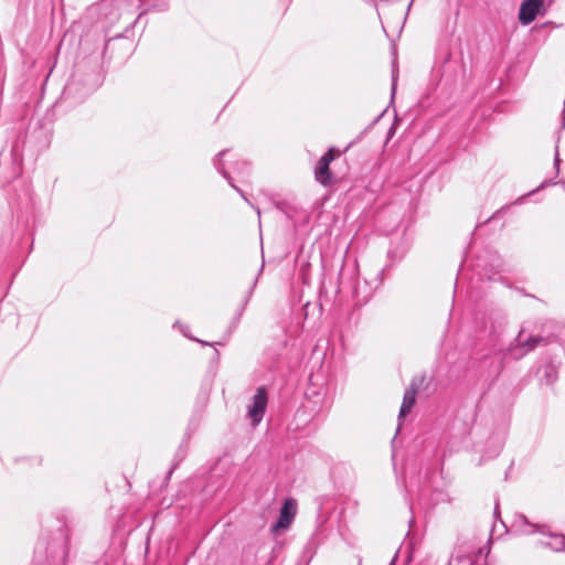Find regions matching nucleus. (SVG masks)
Masks as SVG:
<instances>
[{
  "label": "nucleus",
  "mask_w": 565,
  "mask_h": 565,
  "mask_svg": "<svg viewBox=\"0 0 565 565\" xmlns=\"http://www.w3.org/2000/svg\"><path fill=\"white\" fill-rule=\"evenodd\" d=\"M486 551V556L489 554V547H478L477 551L470 544H462L457 550L456 554L451 556L448 565H476L478 558Z\"/></svg>",
  "instance_id": "obj_1"
},
{
  "label": "nucleus",
  "mask_w": 565,
  "mask_h": 565,
  "mask_svg": "<svg viewBox=\"0 0 565 565\" xmlns=\"http://www.w3.org/2000/svg\"><path fill=\"white\" fill-rule=\"evenodd\" d=\"M545 343V339L542 337H525L524 331H520L515 343L510 348V354L514 359H521L526 353L534 350L537 345Z\"/></svg>",
  "instance_id": "obj_2"
},
{
  "label": "nucleus",
  "mask_w": 565,
  "mask_h": 565,
  "mask_svg": "<svg viewBox=\"0 0 565 565\" xmlns=\"http://www.w3.org/2000/svg\"><path fill=\"white\" fill-rule=\"evenodd\" d=\"M267 402L268 397L265 387H258L247 411L253 426H257L262 422L266 412Z\"/></svg>",
  "instance_id": "obj_3"
},
{
  "label": "nucleus",
  "mask_w": 565,
  "mask_h": 565,
  "mask_svg": "<svg viewBox=\"0 0 565 565\" xmlns=\"http://www.w3.org/2000/svg\"><path fill=\"white\" fill-rule=\"evenodd\" d=\"M334 159V150L330 148L318 161L315 168L316 180L322 184L328 185L331 182L330 163Z\"/></svg>",
  "instance_id": "obj_4"
},
{
  "label": "nucleus",
  "mask_w": 565,
  "mask_h": 565,
  "mask_svg": "<svg viewBox=\"0 0 565 565\" xmlns=\"http://www.w3.org/2000/svg\"><path fill=\"white\" fill-rule=\"evenodd\" d=\"M543 4L544 0H524L521 3L519 11V20L521 24L527 25L533 22L540 13Z\"/></svg>",
  "instance_id": "obj_5"
},
{
  "label": "nucleus",
  "mask_w": 565,
  "mask_h": 565,
  "mask_svg": "<svg viewBox=\"0 0 565 565\" xmlns=\"http://www.w3.org/2000/svg\"><path fill=\"white\" fill-rule=\"evenodd\" d=\"M296 510H297V505H296L295 500H292V499L285 500V502L280 509V512H279L278 521L273 526V530L277 531L278 529L288 527L290 525L292 519L295 518Z\"/></svg>",
  "instance_id": "obj_6"
},
{
  "label": "nucleus",
  "mask_w": 565,
  "mask_h": 565,
  "mask_svg": "<svg viewBox=\"0 0 565 565\" xmlns=\"http://www.w3.org/2000/svg\"><path fill=\"white\" fill-rule=\"evenodd\" d=\"M513 527L521 534L545 533L540 525L532 524L523 514L515 515Z\"/></svg>",
  "instance_id": "obj_7"
},
{
  "label": "nucleus",
  "mask_w": 565,
  "mask_h": 565,
  "mask_svg": "<svg viewBox=\"0 0 565 565\" xmlns=\"http://www.w3.org/2000/svg\"><path fill=\"white\" fill-rule=\"evenodd\" d=\"M226 152H227V150L220 151L216 154V158L214 159L213 164L216 168V170L223 175V178L227 180L228 184L232 188H234L246 202H248V199L246 198L245 193L233 183L232 177L230 175V173L226 171V169L224 167L222 158L225 156Z\"/></svg>",
  "instance_id": "obj_8"
},
{
  "label": "nucleus",
  "mask_w": 565,
  "mask_h": 565,
  "mask_svg": "<svg viewBox=\"0 0 565 565\" xmlns=\"http://www.w3.org/2000/svg\"><path fill=\"white\" fill-rule=\"evenodd\" d=\"M317 550H318V542L313 537H311L303 546L298 565H309V563L316 555Z\"/></svg>",
  "instance_id": "obj_9"
},
{
  "label": "nucleus",
  "mask_w": 565,
  "mask_h": 565,
  "mask_svg": "<svg viewBox=\"0 0 565 565\" xmlns=\"http://www.w3.org/2000/svg\"><path fill=\"white\" fill-rule=\"evenodd\" d=\"M415 398H416V388L412 385L404 393L403 403H402V406L399 409V415H398L399 418L404 417L405 415H407L411 412L412 407L415 404Z\"/></svg>",
  "instance_id": "obj_10"
},
{
  "label": "nucleus",
  "mask_w": 565,
  "mask_h": 565,
  "mask_svg": "<svg viewBox=\"0 0 565 565\" xmlns=\"http://www.w3.org/2000/svg\"><path fill=\"white\" fill-rule=\"evenodd\" d=\"M541 372H543L546 384H553L557 379L556 370L553 365H545L540 370V373Z\"/></svg>",
  "instance_id": "obj_11"
},
{
  "label": "nucleus",
  "mask_w": 565,
  "mask_h": 565,
  "mask_svg": "<svg viewBox=\"0 0 565 565\" xmlns=\"http://www.w3.org/2000/svg\"><path fill=\"white\" fill-rule=\"evenodd\" d=\"M545 546H548L554 551H562L565 548V537L563 535H553L552 542L545 543Z\"/></svg>",
  "instance_id": "obj_12"
},
{
  "label": "nucleus",
  "mask_w": 565,
  "mask_h": 565,
  "mask_svg": "<svg viewBox=\"0 0 565 565\" xmlns=\"http://www.w3.org/2000/svg\"><path fill=\"white\" fill-rule=\"evenodd\" d=\"M396 85H397V72L395 70H393V72H392V88H391L392 98H394V96H395Z\"/></svg>",
  "instance_id": "obj_13"
},
{
  "label": "nucleus",
  "mask_w": 565,
  "mask_h": 565,
  "mask_svg": "<svg viewBox=\"0 0 565 565\" xmlns=\"http://www.w3.org/2000/svg\"><path fill=\"white\" fill-rule=\"evenodd\" d=\"M237 171H242V172H248L249 170V163L247 161H241V162H236V168H235Z\"/></svg>",
  "instance_id": "obj_14"
},
{
  "label": "nucleus",
  "mask_w": 565,
  "mask_h": 565,
  "mask_svg": "<svg viewBox=\"0 0 565 565\" xmlns=\"http://www.w3.org/2000/svg\"><path fill=\"white\" fill-rule=\"evenodd\" d=\"M559 162H561V159H559V154H558V146H556V152H555V158H554V166L555 168L558 170V167H559Z\"/></svg>",
  "instance_id": "obj_15"
},
{
  "label": "nucleus",
  "mask_w": 565,
  "mask_h": 565,
  "mask_svg": "<svg viewBox=\"0 0 565 565\" xmlns=\"http://www.w3.org/2000/svg\"><path fill=\"white\" fill-rule=\"evenodd\" d=\"M180 330H181V332L183 333V335L189 337V334H188V332H186L188 327H181V328H180Z\"/></svg>",
  "instance_id": "obj_16"
},
{
  "label": "nucleus",
  "mask_w": 565,
  "mask_h": 565,
  "mask_svg": "<svg viewBox=\"0 0 565 565\" xmlns=\"http://www.w3.org/2000/svg\"><path fill=\"white\" fill-rule=\"evenodd\" d=\"M563 120H562V128H565V109L563 110Z\"/></svg>",
  "instance_id": "obj_17"
},
{
  "label": "nucleus",
  "mask_w": 565,
  "mask_h": 565,
  "mask_svg": "<svg viewBox=\"0 0 565 565\" xmlns=\"http://www.w3.org/2000/svg\"><path fill=\"white\" fill-rule=\"evenodd\" d=\"M546 185H547V182L545 181V182H543V183H542V184L536 189V191H537V190H540V189L545 188Z\"/></svg>",
  "instance_id": "obj_18"
},
{
  "label": "nucleus",
  "mask_w": 565,
  "mask_h": 565,
  "mask_svg": "<svg viewBox=\"0 0 565 565\" xmlns=\"http://www.w3.org/2000/svg\"><path fill=\"white\" fill-rule=\"evenodd\" d=\"M498 513H499V503L497 502L495 508H494V515H497Z\"/></svg>",
  "instance_id": "obj_19"
},
{
  "label": "nucleus",
  "mask_w": 565,
  "mask_h": 565,
  "mask_svg": "<svg viewBox=\"0 0 565 565\" xmlns=\"http://www.w3.org/2000/svg\"><path fill=\"white\" fill-rule=\"evenodd\" d=\"M540 526H541V527H542V530L545 532L544 534H547V535H550L551 537L553 536V535L551 534V532H546V531H545V526H542V525H540Z\"/></svg>",
  "instance_id": "obj_20"
},
{
  "label": "nucleus",
  "mask_w": 565,
  "mask_h": 565,
  "mask_svg": "<svg viewBox=\"0 0 565 565\" xmlns=\"http://www.w3.org/2000/svg\"><path fill=\"white\" fill-rule=\"evenodd\" d=\"M367 130V128L364 130V131H361L360 136L358 137V139H360L362 137V135L365 134V131Z\"/></svg>",
  "instance_id": "obj_21"
},
{
  "label": "nucleus",
  "mask_w": 565,
  "mask_h": 565,
  "mask_svg": "<svg viewBox=\"0 0 565 565\" xmlns=\"http://www.w3.org/2000/svg\"><path fill=\"white\" fill-rule=\"evenodd\" d=\"M200 343H202L203 345H211L210 343L204 342V341H200Z\"/></svg>",
  "instance_id": "obj_22"
}]
</instances>
